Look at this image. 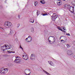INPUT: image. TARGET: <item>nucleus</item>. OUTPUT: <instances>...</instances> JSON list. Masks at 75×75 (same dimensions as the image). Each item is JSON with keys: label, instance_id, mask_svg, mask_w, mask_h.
<instances>
[{"label": "nucleus", "instance_id": "obj_1", "mask_svg": "<svg viewBox=\"0 0 75 75\" xmlns=\"http://www.w3.org/2000/svg\"><path fill=\"white\" fill-rule=\"evenodd\" d=\"M8 71V69L2 68L0 69V73L2 74H6Z\"/></svg>", "mask_w": 75, "mask_h": 75}, {"label": "nucleus", "instance_id": "obj_2", "mask_svg": "<svg viewBox=\"0 0 75 75\" xmlns=\"http://www.w3.org/2000/svg\"><path fill=\"white\" fill-rule=\"evenodd\" d=\"M4 25L6 28L11 27L12 24L8 22H6L4 23Z\"/></svg>", "mask_w": 75, "mask_h": 75}, {"label": "nucleus", "instance_id": "obj_3", "mask_svg": "<svg viewBox=\"0 0 75 75\" xmlns=\"http://www.w3.org/2000/svg\"><path fill=\"white\" fill-rule=\"evenodd\" d=\"M24 72V73L26 75H30V74L31 73L32 71L31 70L29 69H28L25 70Z\"/></svg>", "mask_w": 75, "mask_h": 75}, {"label": "nucleus", "instance_id": "obj_4", "mask_svg": "<svg viewBox=\"0 0 75 75\" xmlns=\"http://www.w3.org/2000/svg\"><path fill=\"white\" fill-rule=\"evenodd\" d=\"M21 59L20 58H19L18 59H16L14 60V62L16 63H20L21 62Z\"/></svg>", "mask_w": 75, "mask_h": 75}, {"label": "nucleus", "instance_id": "obj_5", "mask_svg": "<svg viewBox=\"0 0 75 75\" xmlns=\"http://www.w3.org/2000/svg\"><path fill=\"white\" fill-rule=\"evenodd\" d=\"M22 58L24 60H27L28 59V57L27 55H23Z\"/></svg>", "mask_w": 75, "mask_h": 75}, {"label": "nucleus", "instance_id": "obj_6", "mask_svg": "<svg viewBox=\"0 0 75 75\" xmlns=\"http://www.w3.org/2000/svg\"><path fill=\"white\" fill-rule=\"evenodd\" d=\"M1 50H3V51L7 50V48L6 47V45H4L3 46L1 47Z\"/></svg>", "mask_w": 75, "mask_h": 75}, {"label": "nucleus", "instance_id": "obj_7", "mask_svg": "<svg viewBox=\"0 0 75 75\" xmlns=\"http://www.w3.org/2000/svg\"><path fill=\"white\" fill-rule=\"evenodd\" d=\"M35 56L33 54H31L30 56V59L31 60H34L35 59Z\"/></svg>", "mask_w": 75, "mask_h": 75}, {"label": "nucleus", "instance_id": "obj_8", "mask_svg": "<svg viewBox=\"0 0 75 75\" xmlns=\"http://www.w3.org/2000/svg\"><path fill=\"white\" fill-rule=\"evenodd\" d=\"M64 7L65 8H70V5L68 4H66L64 6Z\"/></svg>", "mask_w": 75, "mask_h": 75}, {"label": "nucleus", "instance_id": "obj_9", "mask_svg": "<svg viewBox=\"0 0 75 75\" xmlns=\"http://www.w3.org/2000/svg\"><path fill=\"white\" fill-rule=\"evenodd\" d=\"M6 50L11 49V46L10 45H6Z\"/></svg>", "mask_w": 75, "mask_h": 75}, {"label": "nucleus", "instance_id": "obj_10", "mask_svg": "<svg viewBox=\"0 0 75 75\" xmlns=\"http://www.w3.org/2000/svg\"><path fill=\"white\" fill-rule=\"evenodd\" d=\"M67 54L71 55L72 54V52H71V50H69L67 51Z\"/></svg>", "mask_w": 75, "mask_h": 75}, {"label": "nucleus", "instance_id": "obj_11", "mask_svg": "<svg viewBox=\"0 0 75 75\" xmlns=\"http://www.w3.org/2000/svg\"><path fill=\"white\" fill-rule=\"evenodd\" d=\"M28 38V42H30L32 40V38L31 36H29Z\"/></svg>", "mask_w": 75, "mask_h": 75}, {"label": "nucleus", "instance_id": "obj_12", "mask_svg": "<svg viewBox=\"0 0 75 75\" xmlns=\"http://www.w3.org/2000/svg\"><path fill=\"white\" fill-rule=\"evenodd\" d=\"M48 63L50 65H52V66H53V62H52L50 61H48Z\"/></svg>", "mask_w": 75, "mask_h": 75}, {"label": "nucleus", "instance_id": "obj_13", "mask_svg": "<svg viewBox=\"0 0 75 75\" xmlns=\"http://www.w3.org/2000/svg\"><path fill=\"white\" fill-rule=\"evenodd\" d=\"M53 16H54V19H56L58 17L57 15H56V14L54 13L53 14Z\"/></svg>", "mask_w": 75, "mask_h": 75}, {"label": "nucleus", "instance_id": "obj_14", "mask_svg": "<svg viewBox=\"0 0 75 75\" xmlns=\"http://www.w3.org/2000/svg\"><path fill=\"white\" fill-rule=\"evenodd\" d=\"M34 4L35 5V6H38V2L37 1H35L34 2Z\"/></svg>", "mask_w": 75, "mask_h": 75}, {"label": "nucleus", "instance_id": "obj_15", "mask_svg": "<svg viewBox=\"0 0 75 75\" xmlns=\"http://www.w3.org/2000/svg\"><path fill=\"white\" fill-rule=\"evenodd\" d=\"M70 9L71 10H72V11H74V7H70Z\"/></svg>", "mask_w": 75, "mask_h": 75}, {"label": "nucleus", "instance_id": "obj_16", "mask_svg": "<svg viewBox=\"0 0 75 75\" xmlns=\"http://www.w3.org/2000/svg\"><path fill=\"white\" fill-rule=\"evenodd\" d=\"M51 37H52V38H54L53 39V42H54L55 41V38H54V37L52 36H51Z\"/></svg>", "mask_w": 75, "mask_h": 75}, {"label": "nucleus", "instance_id": "obj_17", "mask_svg": "<svg viewBox=\"0 0 75 75\" xmlns=\"http://www.w3.org/2000/svg\"><path fill=\"white\" fill-rule=\"evenodd\" d=\"M63 29H64V30L62 31H63V32L65 33V29H64V27H62V28H61V30H63Z\"/></svg>", "mask_w": 75, "mask_h": 75}, {"label": "nucleus", "instance_id": "obj_18", "mask_svg": "<svg viewBox=\"0 0 75 75\" xmlns=\"http://www.w3.org/2000/svg\"><path fill=\"white\" fill-rule=\"evenodd\" d=\"M8 66L9 67H11V66H12V64L11 63H9L8 64Z\"/></svg>", "mask_w": 75, "mask_h": 75}, {"label": "nucleus", "instance_id": "obj_19", "mask_svg": "<svg viewBox=\"0 0 75 75\" xmlns=\"http://www.w3.org/2000/svg\"><path fill=\"white\" fill-rule=\"evenodd\" d=\"M58 29H59V30H60V31H63V30H61V28H60V27H58Z\"/></svg>", "mask_w": 75, "mask_h": 75}, {"label": "nucleus", "instance_id": "obj_20", "mask_svg": "<svg viewBox=\"0 0 75 75\" xmlns=\"http://www.w3.org/2000/svg\"><path fill=\"white\" fill-rule=\"evenodd\" d=\"M36 13H37V16H38L40 14V11H37Z\"/></svg>", "mask_w": 75, "mask_h": 75}, {"label": "nucleus", "instance_id": "obj_21", "mask_svg": "<svg viewBox=\"0 0 75 75\" xmlns=\"http://www.w3.org/2000/svg\"><path fill=\"white\" fill-rule=\"evenodd\" d=\"M31 31L32 33H34V28H31Z\"/></svg>", "mask_w": 75, "mask_h": 75}, {"label": "nucleus", "instance_id": "obj_22", "mask_svg": "<svg viewBox=\"0 0 75 75\" xmlns=\"http://www.w3.org/2000/svg\"><path fill=\"white\" fill-rule=\"evenodd\" d=\"M61 4V1H59L57 3V5H58L59 6V5H60Z\"/></svg>", "mask_w": 75, "mask_h": 75}, {"label": "nucleus", "instance_id": "obj_23", "mask_svg": "<svg viewBox=\"0 0 75 75\" xmlns=\"http://www.w3.org/2000/svg\"><path fill=\"white\" fill-rule=\"evenodd\" d=\"M43 71H45V72L47 74V75H50V74L48 73L46 71H44V70H43Z\"/></svg>", "mask_w": 75, "mask_h": 75}, {"label": "nucleus", "instance_id": "obj_24", "mask_svg": "<svg viewBox=\"0 0 75 75\" xmlns=\"http://www.w3.org/2000/svg\"><path fill=\"white\" fill-rule=\"evenodd\" d=\"M42 0H41L40 1V3H42V4H45V2H42Z\"/></svg>", "mask_w": 75, "mask_h": 75}, {"label": "nucleus", "instance_id": "obj_25", "mask_svg": "<svg viewBox=\"0 0 75 75\" xmlns=\"http://www.w3.org/2000/svg\"><path fill=\"white\" fill-rule=\"evenodd\" d=\"M72 3V4H75V1H73Z\"/></svg>", "mask_w": 75, "mask_h": 75}, {"label": "nucleus", "instance_id": "obj_26", "mask_svg": "<svg viewBox=\"0 0 75 75\" xmlns=\"http://www.w3.org/2000/svg\"><path fill=\"white\" fill-rule=\"evenodd\" d=\"M67 48H69L70 47V46L69 44H67Z\"/></svg>", "mask_w": 75, "mask_h": 75}, {"label": "nucleus", "instance_id": "obj_27", "mask_svg": "<svg viewBox=\"0 0 75 75\" xmlns=\"http://www.w3.org/2000/svg\"><path fill=\"white\" fill-rule=\"evenodd\" d=\"M30 22V23H34V20H33V22L32 21H31L30 20L29 21Z\"/></svg>", "mask_w": 75, "mask_h": 75}, {"label": "nucleus", "instance_id": "obj_28", "mask_svg": "<svg viewBox=\"0 0 75 75\" xmlns=\"http://www.w3.org/2000/svg\"><path fill=\"white\" fill-rule=\"evenodd\" d=\"M12 33H13V31H10L9 34H10V35H11V34H12Z\"/></svg>", "mask_w": 75, "mask_h": 75}, {"label": "nucleus", "instance_id": "obj_29", "mask_svg": "<svg viewBox=\"0 0 75 75\" xmlns=\"http://www.w3.org/2000/svg\"><path fill=\"white\" fill-rule=\"evenodd\" d=\"M20 58V57H18V56H16V59H18V58Z\"/></svg>", "mask_w": 75, "mask_h": 75}, {"label": "nucleus", "instance_id": "obj_30", "mask_svg": "<svg viewBox=\"0 0 75 75\" xmlns=\"http://www.w3.org/2000/svg\"><path fill=\"white\" fill-rule=\"evenodd\" d=\"M20 48H21V49H22L23 51V47H21V45L20 46Z\"/></svg>", "mask_w": 75, "mask_h": 75}, {"label": "nucleus", "instance_id": "obj_31", "mask_svg": "<svg viewBox=\"0 0 75 75\" xmlns=\"http://www.w3.org/2000/svg\"><path fill=\"white\" fill-rule=\"evenodd\" d=\"M20 24H18L17 26L18 27H19L20 25Z\"/></svg>", "mask_w": 75, "mask_h": 75}, {"label": "nucleus", "instance_id": "obj_32", "mask_svg": "<svg viewBox=\"0 0 75 75\" xmlns=\"http://www.w3.org/2000/svg\"><path fill=\"white\" fill-rule=\"evenodd\" d=\"M12 52V53H15V52H10V53H11Z\"/></svg>", "mask_w": 75, "mask_h": 75}, {"label": "nucleus", "instance_id": "obj_33", "mask_svg": "<svg viewBox=\"0 0 75 75\" xmlns=\"http://www.w3.org/2000/svg\"><path fill=\"white\" fill-rule=\"evenodd\" d=\"M18 16L19 18H20V15H18Z\"/></svg>", "mask_w": 75, "mask_h": 75}, {"label": "nucleus", "instance_id": "obj_34", "mask_svg": "<svg viewBox=\"0 0 75 75\" xmlns=\"http://www.w3.org/2000/svg\"><path fill=\"white\" fill-rule=\"evenodd\" d=\"M47 13L43 14V16H47Z\"/></svg>", "mask_w": 75, "mask_h": 75}, {"label": "nucleus", "instance_id": "obj_35", "mask_svg": "<svg viewBox=\"0 0 75 75\" xmlns=\"http://www.w3.org/2000/svg\"><path fill=\"white\" fill-rule=\"evenodd\" d=\"M67 35L69 36L70 35V34H69V33H67Z\"/></svg>", "mask_w": 75, "mask_h": 75}, {"label": "nucleus", "instance_id": "obj_36", "mask_svg": "<svg viewBox=\"0 0 75 75\" xmlns=\"http://www.w3.org/2000/svg\"><path fill=\"white\" fill-rule=\"evenodd\" d=\"M42 0V1H43V2H44L45 1L44 0Z\"/></svg>", "mask_w": 75, "mask_h": 75}, {"label": "nucleus", "instance_id": "obj_37", "mask_svg": "<svg viewBox=\"0 0 75 75\" xmlns=\"http://www.w3.org/2000/svg\"><path fill=\"white\" fill-rule=\"evenodd\" d=\"M63 41H64V40H61V41H62V42Z\"/></svg>", "mask_w": 75, "mask_h": 75}, {"label": "nucleus", "instance_id": "obj_38", "mask_svg": "<svg viewBox=\"0 0 75 75\" xmlns=\"http://www.w3.org/2000/svg\"><path fill=\"white\" fill-rule=\"evenodd\" d=\"M8 52L10 53V51H8Z\"/></svg>", "mask_w": 75, "mask_h": 75}, {"label": "nucleus", "instance_id": "obj_39", "mask_svg": "<svg viewBox=\"0 0 75 75\" xmlns=\"http://www.w3.org/2000/svg\"><path fill=\"white\" fill-rule=\"evenodd\" d=\"M49 41V42H51V40H48Z\"/></svg>", "mask_w": 75, "mask_h": 75}, {"label": "nucleus", "instance_id": "obj_40", "mask_svg": "<svg viewBox=\"0 0 75 75\" xmlns=\"http://www.w3.org/2000/svg\"><path fill=\"white\" fill-rule=\"evenodd\" d=\"M26 40H28V38H27L26 39Z\"/></svg>", "mask_w": 75, "mask_h": 75}, {"label": "nucleus", "instance_id": "obj_41", "mask_svg": "<svg viewBox=\"0 0 75 75\" xmlns=\"http://www.w3.org/2000/svg\"><path fill=\"white\" fill-rule=\"evenodd\" d=\"M49 40H50V38H49L48 39V40L49 41Z\"/></svg>", "mask_w": 75, "mask_h": 75}, {"label": "nucleus", "instance_id": "obj_42", "mask_svg": "<svg viewBox=\"0 0 75 75\" xmlns=\"http://www.w3.org/2000/svg\"><path fill=\"white\" fill-rule=\"evenodd\" d=\"M24 55H25V54H24Z\"/></svg>", "mask_w": 75, "mask_h": 75}]
</instances>
